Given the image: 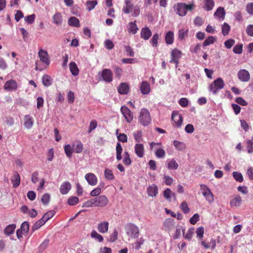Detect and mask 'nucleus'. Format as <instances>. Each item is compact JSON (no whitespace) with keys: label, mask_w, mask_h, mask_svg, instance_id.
<instances>
[{"label":"nucleus","mask_w":253,"mask_h":253,"mask_svg":"<svg viewBox=\"0 0 253 253\" xmlns=\"http://www.w3.org/2000/svg\"><path fill=\"white\" fill-rule=\"evenodd\" d=\"M196 5L194 2L188 4L185 2H179L174 4L173 8L176 14L181 17H184L187 14V12H193Z\"/></svg>","instance_id":"f257e3e1"},{"label":"nucleus","mask_w":253,"mask_h":253,"mask_svg":"<svg viewBox=\"0 0 253 253\" xmlns=\"http://www.w3.org/2000/svg\"><path fill=\"white\" fill-rule=\"evenodd\" d=\"M151 121V117L148 110L146 108H142L138 117V122L143 126H148Z\"/></svg>","instance_id":"f03ea898"},{"label":"nucleus","mask_w":253,"mask_h":253,"mask_svg":"<svg viewBox=\"0 0 253 253\" xmlns=\"http://www.w3.org/2000/svg\"><path fill=\"white\" fill-rule=\"evenodd\" d=\"M125 229L127 236L132 238H137L139 236V229L138 226L132 223H129L126 225Z\"/></svg>","instance_id":"7ed1b4c3"},{"label":"nucleus","mask_w":253,"mask_h":253,"mask_svg":"<svg viewBox=\"0 0 253 253\" xmlns=\"http://www.w3.org/2000/svg\"><path fill=\"white\" fill-rule=\"evenodd\" d=\"M224 86V83L222 78H219L214 80L209 86V90L213 94H216L219 90L222 89Z\"/></svg>","instance_id":"20e7f679"},{"label":"nucleus","mask_w":253,"mask_h":253,"mask_svg":"<svg viewBox=\"0 0 253 253\" xmlns=\"http://www.w3.org/2000/svg\"><path fill=\"white\" fill-rule=\"evenodd\" d=\"M91 200L93 207H104L108 203V200L105 195H101Z\"/></svg>","instance_id":"39448f33"},{"label":"nucleus","mask_w":253,"mask_h":253,"mask_svg":"<svg viewBox=\"0 0 253 253\" xmlns=\"http://www.w3.org/2000/svg\"><path fill=\"white\" fill-rule=\"evenodd\" d=\"M18 85L17 82L13 79H10L6 81L4 85L3 88L7 91H14L17 89Z\"/></svg>","instance_id":"423d86ee"},{"label":"nucleus","mask_w":253,"mask_h":253,"mask_svg":"<svg viewBox=\"0 0 253 253\" xmlns=\"http://www.w3.org/2000/svg\"><path fill=\"white\" fill-rule=\"evenodd\" d=\"M99 74L102 81L106 83H111L113 81V72L110 69H104Z\"/></svg>","instance_id":"0eeeda50"},{"label":"nucleus","mask_w":253,"mask_h":253,"mask_svg":"<svg viewBox=\"0 0 253 253\" xmlns=\"http://www.w3.org/2000/svg\"><path fill=\"white\" fill-rule=\"evenodd\" d=\"M121 111L128 123H130L133 118L132 112L126 106H123L121 108Z\"/></svg>","instance_id":"6e6552de"},{"label":"nucleus","mask_w":253,"mask_h":253,"mask_svg":"<svg viewBox=\"0 0 253 253\" xmlns=\"http://www.w3.org/2000/svg\"><path fill=\"white\" fill-rule=\"evenodd\" d=\"M237 76L239 80L242 82H247L251 78L250 73L246 69L240 70L237 73Z\"/></svg>","instance_id":"1a4fd4ad"},{"label":"nucleus","mask_w":253,"mask_h":253,"mask_svg":"<svg viewBox=\"0 0 253 253\" xmlns=\"http://www.w3.org/2000/svg\"><path fill=\"white\" fill-rule=\"evenodd\" d=\"M39 57L40 60L46 65H49L50 64V61L49 59L48 54L46 51L41 49L38 53Z\"/></svg>","instance_id":"9d476101"},{"label":"nucleus","mask_w":253,"mask_h":253,"mask_svg":"<svg viewBox=\"0 0 253 253\" xmlns=\"http://www.w3.org/2000/svg\"><path fill=\"white\" fill-rule=\"evenodd\" d=\"M181 52L177 49H174L171 51V59L170 61V63H174L175 67L177 66L178 63V59L181 57Z\"/></svg>","instance_id":"9b49d317"},{"label":"nucleus","mask_w":253,"mask_h":253,"mask_svg":"<svg viewBox=\"0 0 253 253\" xmlns=\"http://www.w3.org/2000/svg\"><path fill=\"white\" fill-rule=\"evenodd\" d=\"M172 120L174 122L176 126L179 127L181 126L183 119L182 116L178 112H173L171 115Z\"/></svg>","instance_id":"f8f14e48"},{"label":"nucleus","mask_w":253,"mask_h":253,"mask_svg":"<svg viewBox=\"0 0 253 253\" xmlns=\"http://www.w3.org/2000/svg\"><path fill=\"white\" fill-rule=\"evenodd\" d=\"M84 178L90 185L94 186L97 183V178L93 173L86 174Z\"/></svg>","instance_id":"ddd939ff"},{"label":"nucleus","mask_w":253,"mask_h":253,"mask_svg":"<svg viewBox=\"0 0 253 253\" xmlns=\"http://www.w3.org/2000/svg\"><path fill=\"white\" fill-rule=\"evenodd\" d=\"M214 16L220 20H223L225 18V11L223 7H218L213 14Z\"/></svg>","instance_id":"4468645a"},{"label":"nucleus","mask_w":253,"mask_h":253,"mask_svg":"<svg viewBox=\"0 0 253 253\" xmlns=\"http://www.w3.org/2000/svg\"><path fill=\"white\" fill-rule=\"evenodd\" d=\"M174 219L170 218L166 219L164 222L165 230L168 231L172 230L174 227Z\"/></svg>","instance_id":"2eb2a0df"},{"label":"nucleus","mask_w":253,"mask_h":253,"mask_svg":"<svg viewBox=\"0 0 253 253\" xmlns=\"http://www.w3.org/2000/svg\"><path fill=\"white\" fill-rule=\"evenodd\" d=\"M166 164L169 169L175 170L178 168V164L174 159L167 160Z\"/></svg>","instance_id":"dca6fc26"},{"label":"nucleus","mask_w":253,"mask_h":253,"mask_svg":"<svg viewBox=\"0 0 253 253\" xmlns=\"http://www.w3.org/2000/svg\"><path fill=\"white\" fill-rule=\"evenodd\" d=\"M152 35L150 29L148 27H144L141 29L140 36L141 38L145 40H148Z\"/></svg>","instance_id":"f3484780"},{"label":"nucleus","mask_w":253,"mask_h":253,"mask_svg":"<svg viewBox=\"0 0 253 253\" xmlns=\"http://www.w3.org/2000/svg\"><path fill=\"white\" fill-rule=\"evenodd\" d=\"M71 189V184L69 182H64L60 187V192L63 194H67Z\"/></svg>","instance_id":"a211bd4d"},{"label":"nucleus","mask_w":253,"mask_h":253,"mask_svg":"<svg viewBox=\"0 0 253 253\" xmlns=\"http://www.w3.org/2000/svg\"><path fill=\"white\" fill-rule=\"evenodd\" d=\"M135 153L139 158H142L144 155V147L142 144L138 143L135 145Z\"/></svg>","instance_id":"6ab92c4d"},{"label":"nucleus","mask_w":253,"mask_h":253,"mask_svg":"<svg viewBox=\"0 0 253 253\" xmlns=\"http://www.w3.org/2000/svg\"><path fill=\"white\" fill-rule=\"evenodd\" d=\"M20 176L17 172L14 173L13 176L11 178V182L12 183L13 187L15 188L18 187L20 184Z\"/></svg>","instance_id":"aec40b11"},{"label":"nucleus","mask_w":253,"mask_h":253,"mask_svg":"<svg viewBox=\"0 0 253 253\" xmlns=\"http://www.w3.org/2000/svg\"><path fill=\"white\" fill-rule=\"evenodd\" d=\"M147 192L149 196L155 197L158 194V187L156 185L152 184L148 187Z\"/></svg>","instance_id":"412c9836"},{"label":"nucleus","mask_w":253,"mask_h":253,"mask_svg":"<svg viewBox=\"0 0 253 253\" xmlns=\"http://www.w3.org/2000/svg\"><path fill=\"white\" fill-rule=\"evenodd\" d=\"M133 7V4L130 0H125V5L123 6L122 11L126 14H128Z\"/></svg>","instance_id":"4be33fe9"},{"label":"nucleus","mask_w":253,"mask_h":253,"mask_svg":"<svg viewBox=\"0 0 253 253\" xmlns=\"http://www.w3.org/2000/svg\"><path fill=\"white\" fill-rule=\"evenodd\" d=\"M118 91L121 94H126L129 91V86L126 83H122L118 87Z\"/></svg>","instance_id":"5701e85b"},{"label":"nucleus","mask_w":253,"mask_h":253,"mask_svg":"<svg viewBox=\"0 0 253 253\" xmlns=\"http://www.w3.org/2000/svg\"><path fill=\"white\" fill-rule=\"evenodd\" d=\"M109 223L104 221L98 224L97 229L101 233H106L108 230Z\"/></svg>","instance_id":"b1692460"},{"label":"nucleus","mask_w":253,"mask_h":253,"mask_svg":"<svg viewBox=\"0 0 253 253\" xmlns=\"http://www.w3.org/2000/svg\"><path fill=\"white\" fill-rule=\"evenodd\" d=\"M203 8L206 11H211L213 9L214 6V1L213 0H203Z\"/></svg>","instance_id":"393cba45"},{"label":"nucleus","mask_w":253,"mask_h":253,"mask_svg":"<svg viewBox=\"0 0 253 253\" xmlns=\"http://www.w3.org/2000/svg\"><path fill=\"white\" fill-rule=\"evenodd\" d=\"M34 124V120L33 118L29 115H26L24 117V126L28 128H31Z\"/></svg>","instance_id":"a878e982"},{"label":"nucleus","mask_w":253,"mask_h":253,"mask_svg":"<svg viewBox=\"0 0 253 253\" xmlns=\"http://www.w3.org/2000/svg\"><path fill=\"white\" fill-rule=\"evenodd\" d=\"M136 23V21H134L133 22H130L128 24V32L133 35L135 34L138 30V28L137 26Z\"/></svg>","instance_id":"bb28decb"},{"label":"nucleus","mask_w":253,"mask_h":253,"mask_svg":"<svg viewBox=\"0 0 253 253\" xmlns=\"http://www.w3.org/2000/svg\"><path fill=\"white\" fill-rule=\"evenodd\" d=\"M140 90L143 94H147L150 91V85L147 82H143L140 86Z\"/></svg>","instance_id":"cd10ccee"},{"label":"nucleus","mask_w":253,"mask_h":253,"mask_svg":"<svg viewBox=\"0 0 253 253\" xmlns=\"http://www.w3.org/2000/svg\"><path fill=\"white\" fill-rule=\"evenodd\" d=\"M16 227L15 224H11L7 225L4 230V233L5 235L9 236L13 234Z\"/></svg>","instance_id":"c85d7f7f"},{"label":"nucleus","mask_w":253,"mask_h":253,"mask_svg":"<svg viewBox=\"0 0 253 253\" xmlns=\"http://www.w3.org/2000/svg\"><path fill=\"white\" fill-rule=\"evenodd\" d=\"M69 68L73 76H76L79 74V71L75 62H70L69 64Z\"/></svg>","instance_id":"c756f323"},{"label":"nucleus","mask_w":253,"mask_h":253,"mask_svg":"<svg viewBox=\"0 0 253 253\" xmlns=\"http://www.w3.org/2000/svg\"><path fill=\"white\" fill-rule=\"evenodd\" d=\"M68 24L71 26L79 27L80 26L79 20L74 16L71 17L68 21Z\"/></svg>","instance_id":"7c9ffc66"},{"label":"nucleus","mask_w":253,"mask_h":253,"mask_svg":"<svg viewBox=\"0 0 253 253\" xmlns=\"http://www.w3.org/2000/svg\"><path fill=\"white\" fill-rule=\"evenodd\" d=\"M53 23L56 25H60L62 23V16L59 12L55 13L53 16Z\"/></svg>","instance_id":"2f4dec72"},{"label":"nucleus","mask_w":253,"mask_h":253,"mask_svg":"<svg viewBox=\"0 0 253 253\" xmlns=\"http://www.w3.org/2000/svg\"><path fill=\"white\" fill-rule=\"evenodd\" d=\"M42 83L44 86H49L52 84V80L49 76L44 75L42 78Z\"/></svg>","instance_id":"473e14b6"},{"label":"nucleus","mask_w":253,"mask_h":253,"mask_svg":"<svg viewBox=\"0 0 253 253\" xmlns=\"http://www.w3.org/2000/svg\"><path fill=\"white\" fill-rule=\"evenodd\" d=\"M174 34L171 31H169L165 36L166 42L168 44H172L173 42Z\"/></svg>","instance_id":"72a5a7b5"},{"label":"nucleus","mask_w":253,"mask_h":253,"mask_svg":"<svg viewBox=\"0 0 253 253\" xmlns=\"http://www.w3.org/2000/svg\"><path fill=\"white\" fill-rule=\"evenodd\" d=\"M173 145L175 148L178 151L184 150L186 148L184 143L177 140H174L173 142Z\"/></svg>","instance_id":"f704fd0d"},{"label":"nucleus","mask_w":253,"mask_h":253,"mask_svg":"<svg viewBox=\"0 0 253 253\" xmlns=\"http://www.w3.org/2000/svg\"><path fill=\"white\" fill-rule=\"evenodd\" d=\"M116 159L118 161H120L122 159V152L123 148L120 143L118 142L116 148Z\"/></svg>","instance_id":"c9c22d12"},{"label":"nucleus","mask_w":253,"mask_h":253,"mask_svg":"<svg viewBox=\"0 0 253 253\" xmlns=\"http://www.w3.org/2000/svg\"><path fill=\"white\" fill-rule=\"evenodd\" d=\"M203 195L209 203L211 204L213 202V195L210 190L207 192H204Z\"/></svg>","instance_id":"e433bc0d"},{"label":"nucleus","mask_w":253,"mask_h":253,"mask_svg":"<svg viewBox=\"0 0 253 253\" xmlns=\"http://www.w3.org/2000/svg\"><path fill=\"white\" fill-rule=\"evenodd\" d=\"M242 203V198L240 196L235 197L230 202V205L232 207H239Z\"/></svg>","instance_id":"4c0bfd02"},{"label":"nucleus","mask_w":253,"mask_h":253,"mask_svg":"<svg viewBox=\"0 0 253 253\" xmlns=\"http://www.w3.org/2000/svg\"><path fill=\"white\" fill-rule=\"evenodd\" d=\"M163 196L167 200L170 201L171 197L173 196L175 198V195L169 188H167L163 192Z\"/></svg>","instance_id":"58836bf2"},{"label":"nucleus","mask_w":253,"mask_h":253,"mask_svg":"<svg viewBox=\"0 0 253 253\" xmlns=\"http://www.w3.org/2000/svg\"><path fill=\"white\" fill-rule=\"evenodd\" d=\"M194 232V228H190L186 233H185V229H183V236L185 239L190 240L192 239Z\"/></svg>","instance_id":"ea45409f"},{"label":"nucleus","mask_w":253,"mask_h":253,"mask_svg":"<svg viewBox=\"0 0 253 253\" xmlns=\"http://www.w3.org/2000/svg\"><path fill=\"white\" fill-rule=\"evenodd\" d=\"M73 151L76 153H80L83 150V145L80 141H77L76 145H73Z\"/></svg>","instance_id":"a19ab883"},{"label":"nucleus","mask_w":253,"mask_h":253,"mask_svg":"<svg viewBox=\"0 0 253 253\" xmlns=\"http://www.w3.org/2000/svg\"><path fill=\"white\" fill-rule=\"evenodd\" d=\"M45 221L43 220V219H40L38 221H37L33 226L32 228V232H34L35 230L38 229L40 228L42 226L44 223Z\"/></svg>","instance_id":"79ce46f5"},{"label":"nucleus","mask_w":253,"mask_h":253,"mask_svg":"<svg viewBox=\"0 0 253 253\" xmlns=\"http://www.w3.org/2000/svg\"><path fill=\"white\" fill-rule=\"evenodd\" d=\"M123 161L124 164L126 166H129L131 164V160L129 155L126 151H125L124 153Z\"/></svg>","instance_id":"37998d69"},{"label":"nucleus","mask_w":253,"mask_h":253,"mask_svg":"<svg viewBox=\"0 0 253 253\" xmlns=\"http://www.w3.org/2000/svg\"><path fill=\"white\" fill-rule=\"evenodd\" d=\"M20 229L23 232V234L26 235L29 230V224L27 221L23 222L20 227Z\"/></svg>","instance_id":"c03bdc74"},{"label":"nucleus","mask_w":253,"mask_h":253,"mask_svg":"<svg viewBox=\"0 0 253 253\" xmlns=\"http://www.w3.org/2000/svg\"><path fill=\"white\" fill-rule=\"evenodd\" d=\"M91 237L97 240L99 242H101L103 240L102 236L98 234L96 231L93 230L90 234Z\"/></svg>","instance_id":"a18cd8bd"},{"label":"nucleus","mask_w":253,"mask_h":253,"mask_svg":"<svg viewBox=\"0 0 253 253\" xmlns=\"http://www.w3.org/2000/svg\"><path fill=\"white\" fill-rule=\"evenodd\" d=\"M64 151L66 156L71 158L72 155V153L73 152V149L72 148L71 146L69 144H67L64 146Z\"/></svg>","instance_id":"49530a36"},{"label":"nucleus","mask_w":253,"mask_h":253,"mask_svg":"<svg viewBox=\"0 0 253 253\" xmlns=\"http://www.w3.org/2000/svg\"><path fill=\"white\" fill-rule=\"evenodd\" d=\"M54 214L55 211H48L43 215L42 217V219L46 222L47 220L52 218Z\"/></svg>","instance_id":"de8ad7c7"},{"label":"nucleus","mask_w":253,"mask_h":253,"mask_svg":"<svg viewBox=\"0 0 253 253\" xmlns=\"http://www.w3.org/2000/svg\"><path fill=\"white\" fill-rule=\"evenodd\" d=\"M216 41V39L213 36L209 37L203 42V46H206L210 44H213Z\"/></svg>","instance_id":"09e8293b"},{"label":"nucleus","mask_w":253,"mask_h":253,"mask_svg":"<svg viewBox=\"0 0 253 253\" xmlns=\"http://www.w3.org/2000/svg\"><path fill=\"white\" fill-rule=\"evenodd\" d=\"M97 1L96 0H88L86 2L87 9L88 11L92 10L97 5Z\"/></svg>","instance_id":"8fccbe9b"},{"label":"nucleus","mask_w":253,"mask_h":253,"mask_svg":"<svg viewBox=\"0 0 253 253\" xmlns=\"http://www.w3.org/2000/svg\"><path fill=\"white\" fill-rule=\"evenodd\" d=\"M183 229H185L182 226H178L175 231V233L173 236L174 239H178L181 235V230L183 232Z\"/></svg>","instance_id":"3c124183"},{"label":"nucleus","mask_w":253,"mask_h":253,"mask_svg":"<svg viewBox=\"0 0 253 253\" xmlns=\"http://www.w3.org/2000/svg\"><path fill=\"white\" fill-rule=\"evenodd\" d=\"M114 70L116 78L120 79L122 74V69L117 65L113 66L112 67Z\"/></svg>","instance_id":"603ef678"},{"label":"nucleus","mask_w":253,"mask_h":253,"mask_svg":"<svg viewBox=\"0 0 253 253\" xmlns=\"http://www.w3.org/2000/svg\"><path fill=\"white\" fill-rule=\"evenodd\" d=\"M247 148L248 153L251 154L253 152V136L251 140L247 141Z\"/></svg>","instance_id":"864d4df0"},{"label":"nucleus","mask_w":253,"mask_h":253,"mask_svg":"<svg viewBox=\"0 0 253 253\" xmlns=\"http://www.w3.org/2000/svg\"><path fill=\"white\" fill-rule=\"evenodd\" d=\"M230 30V26L227 23H224L222 27V33L224 36L228 34Z\"/></svg>","instance_id":"5fc2aeb1"},{"label":"nucleus","mask_w":253,"mask_h":253,"mask_svg":"<svg viewBox=\"0 0 253 253\" xmlns=\"http://www.w3.org/2000/svg\"><path fill=\"white\" fill-rule=\"evenodd\" d=\"M105 178L108 180H113L114 179V176L112 171L109 169H106L104 171Z\"/></svg>","instance_id":"6e6d98bb"},{"label":"nucleus","mask_w":253,"mask_h":253,"mask_svg":"<svg viewBox=\"0 0 253 253\" xmlns=\"http://www.w3.org/2000/svg\"><path fill=\"white\" fill-rule=\"evenodd\" d=\"M233 176L234 179L238 182H241L243 181V177L241 173L237 171L233 172Z\"/></svg>","instance_id":"4d7b16f0"},{"label":"nucleus","mask_w":253,"mask_h":253,"mask_svg":"<svg viewBox=\"0 0 253 253\" xmlns=\"http://www.w3.org/2000/svg\"><path fill=\"white\" fill-rule=\"evenodd\" d=\"M144 239H143V238L142 237H141L140 239H139V241H137L136 242H135L133 244V248L136 249V250H139L140 247H141V246L144 244Z\"/></svg>","instance_id":"13d9d810"},{"label":"nucleus","mask_w":253,"mask_h":253,"mask_svg":"<svg viewBox=\"0 0 253 253\" xmlns=\"http://www.w3.org/2000/svg\"><path fill=\"white\" fill-rule=\"evenodd\" d=\"M159 35L157 33L155 34L150 40V42L153 47H157L158 45V41Z\"/></svg>","instance_id":"bf43d9fd"},{"label":"nucleus","mask_w":253,"mask_h":253,"mask_svg":"<svg viewBox=\"0 0 253 253\" xmlns=\"http://www.w3.org/2000/svg\"><path fill=\"white\" fill-rule=\"evenodd\" d=\"M156 156L158 158H163L166 155V153L163 149L159 148L155 152Z\"/></svg>","instance_id":"052dcab7"},{"label":"nucleus","mask_w":253,"mask_h":253,"mask_svg":"<svg viewBox=\"0 0 253 253\" xmlns=\"http://www.w3.org/2000/svg\"><path fill=\"white\" fill-rule=\"evenodd\" d=\"M243 51V44H238L236 45L233 49V51L236 54H241Z\"/></svg>","instance_id":"680f3d73"},{"label":"nucleus","mask_w":253,"mask_h":253,"mask_svg":"<svg viewBox=\"0 0 253 253\" xmlns=\"http://www.w3.org/2000/svg\"><path fill=\"white\" fill-rule=\"evenodd\" d=\"M188 30H185L184 29L179 30L178 31V38L180 40L184 39L185 37L187 36Z\"/></svg>","instance_id":"e2e57ef3"},{"label":"nucleus","mask_w":253,"mask_h":253,"mask_svg":"<svg viewBox=\"0 0 253 253\" xmlns=\"http://www.w3.org/2000/svg\"><path fill=\"white\" fill-rule=\"evenodd\" d=\"M97 126V121L95 120H92L90 122L88 130V133H90L92 130L95 129Z\"/></svg>","instance_id":"0e129e2a"},{"label":"nucleus","mask_w":253,"mask_h":253,"mask_svg":"<svg viewBox=\"0 0 253 253\" xmlns=\"http://www.w3.org/2000/svg\"><path fill=\"white\" fill-rule=\"evenodd\" d=\"M68 204L70 205H76L79 202V199L77 197H71L68 200Z\"/></svg>","instance_id":"69168bd1"},{"label":"nucleus","mask_w":253,"mask_h":253,"mask_svg":"<svg viewBox=\"0 0 253 253\" xmlns=\"http://www.w3.org/2000/svg\"><path fill=\"white\" fill-rule=\"evenodd\" d=\"M135 140L137 142H140L142 141V132L141 131H137L133 133Z\"/></svg>","instance_id":"338daca9"},{"label":"nucleus","mask_w":253,"mask_h":253,"mask_svg":"<svg viewBox=\"0 0 253 253\" xmlns=\"http://www.w3.org/2000/svg\"><path fill=\"white\" fill-rule=\"evenodd\" d=\"M246 10L249 14L253 15V2H250L247 4Z\"/></svg>","instance_id":"774afa93"}]
</instances>
